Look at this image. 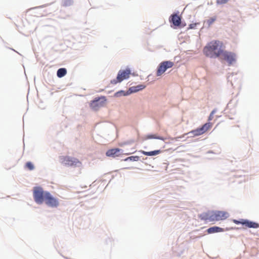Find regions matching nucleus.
Instances as JSON below:
<instances>
[{
    "label": "nucleus",
    "instance_id": "1",
    "mask_svg": "<svg viewBox=\"0 0 259 259\" xmlns=\"http://www.w3.org/2000/svg\"><path fill=\"white\" fill-rule=\"evenodd\" d=\"M33 196L35 202L37 204H42L45 201L47 205L52 207H57L59 205L58 200L50 192L44 191L40 187L33 188Z\"/></svg>",
    "mask_w": 259,
    "mask_h": 259
},
{
    "label": "nucleus",
    "instance_id": "2",
    "mask_svg": "<svg viewBox=\"0 0 259 259\" xmlns=\"http://www.w3.org/2000/svg\"><path fill=\"white\" fill-rule=\"evenodd\" d=\"M225 49L223 43L219 40H212L208 42L203 48V52L207 57L215 58L220 57Z\"/></svg>",
    "mask_w": 259,
    "mask_h": 259
},
{
    "label": "nucleus",
    "instance_id": "3",
    "mask_svg": "<svg viewBox=\"0 0 259 259\" xmlns=\"http://www.w3.org/2000/svg\"><path fill=\"white\" fill-rule=\"evenodd\" d=\"M229 216L228 213L223 211H208L201 215L203 220L207 221H219L226 219Z\"/></svg>",
    "mask_w": 259,
    "mask_h": 259
},
{
    "label": "nucleus",
    "instance_id": "4",
    "mask_svg": "<svg viewBox=\"0 0 259 259\" xmlns=\"http://www.w3.org/2000/svg\"><path fill=\"white\" fill-rule=\"evenodd\" d=\"M131 71L130 69L121 70H119L116 79H113L111 81L112 84H116L118 82H120L125 79H127L130 77Z\"/></svg>",
    "mask_w": 259,
    "mask_h": 259
},
{
    "label": "nucleus",
    "instance_id": "5",
    "mask_svg": "<svg viewBox=\"0 0 259 259\" xmlns=\"http://www.w3.org/2000/svg\"><path fill=\"white\" fill-rule=\"evenodd\" d=\"M174 65V62L170 61L162 62L158 67L156 72L157 76H161L167 69L171 68Z\"/></svg>",
    "mask_w": 259,
    "mask_h": 259
},
{
    "label": "nucleus",
    "instance_id": "6",
    "mask_svg": "<svg viewBox=\"0 0 259 259\" xmlns=\"http://www.w3.org/2000/svg\"><path fill=\"white\" fill-rule=\"evenodd\" d=\"M106 99L105 97L96 98L91 101L90 104L91 108L94 110H98L99 108L103 107L106 104Z\"/></svg>",
    "mask_w": 259,
    "mask_h": 259
},
{
    "label": "nucleus",
    "instance_id": "7",
    "mask_svg": "<svg viewBox=\"0 0 259 259\" xmlns=\"http://www.w3.org/2000/svg\"><path fill=\"white\" fill-rule=\"evenodd\" d=\"M220 58L226 61L229 65H231L236 61V56L234 53L224 50Z\"/></svg>",
    "mask_w": 259,
    "mask_h": 259
},
{
    "label": "nucleus",
    "instance_id": "8",
    "mask_svg": "<svg viewBox=\"0 0 259 259\" xmlns=\"http://www.w3.org/2000/svg\"><path fill=\"white\" fill-rule=\"evenodd\" d=\"M212 123L209 122L205 123L201 127L192 131L190 133L194 136H198L206 133L212 127Z\"/></svg>",
    "mask_w": 259,
    "mask_h": 259
},
{
    "label": "nucleus",
    "instance_id": "9",
    "mask_svg": "<svg viewBox=\"0 0 259 259\" xmlns=\"http://www.w3.org/2000/svg\"><path fill=\"white\" fill-rule=\"evenodd\" d=\"M233 222L236 224H242L247 228H257L259 227V224L258 223L249 221L247 220L241 219L240 221L233 220Z\"/></svg>",
    "mask_w": 259,
    "mask_h": 259
},
{
    "label": "nucleus",
    "instance_id": "10",
    "mask_svg": "<svg viewBox=\"0 0 259 259\" xmlns=\"http://www.w3.org/2000/svg\"><path fill=\"white\" fill-rule=\"evenodd\" d=\"M61 160L62 162L66 165L76 166L77 164H80L78 159L69 156H64L61 158Z\"/></svg>",
    "mask_w": 259,
    "mask_h": 259
},
{
    "label": "nucleus",
    "instance_id": "11",
    "mask_svg": "<svg viewBox=\"0 0 259 259\" xmlns=\"http://www.w3.org/2000/svg\"><path fill=\"white\" fill-rule=\"evenodd\" d=\"M169 21L170 23H172L175 27H179L181 24V18L178 14H173L170 16Z\"/></svg>",
    "mask_w": 259,
    "mask_h": 259
},
{
    "label": "nucleus",
    "instance_id": "12",
    "mask_svg": "<svg viewBox=\"0 0 259 259\" xmlns=\"http://www.w3.org/2000/svg\"><path fill=\"white\" fill-rule=\"evenodd\" d=\"M121 150L119 148L111 149L107 151L106 155L108 157H115L119 156L122 153Z\"/></svg>",
    "mask_w": 259,
    "mask_h": 259
},
{
    "label": "nucleus",
    "instance_id": "13",
    "mask_svg": "<svg viewBox=\"0 0 259 259\" xmlns=\"http://www.w3.org/2000/svg\"><path fill=\"white\" fill-rule=\"evenodd\" d=\"M140 152L145 155L149 156L156 155L161 153V151L160 150H154L150 152H146L143 150H141Z\"/></svg>",
    "mask_w": 259,
    "mask_h": 259
},
{
    "label": "nucleus",
    "instance_id": "14",
    "mask_svg": "<svg viewBox=\"0 0 259 259\" xmlns=\"http://www.w3.org/2000/svg\"><path fill=\"white\" fill-rule=\"evenodd\" d=\"M223 231V229L219 227L214 226L207 229V232L209 234L220 232Z\"/></svg>",
    "mask_w": 259,
    "mask_h": 259
},
{
    "label": "nucleus",
    "instance_id": "15",
    "mask_svg": "<svg viewBox=\"0 0 259 259\" xmlns=\"http://www.w3.org/2000/svg\"><path fill=\"white\" fill-rule=\"evenodd\" d=\"M145 88V85L141 84V85H138L136 87H132L130 88V91L132 93H135V92H138L139 91H141V90L144 89Z\"/></svg>",
    "mask_w": 259,
    "mask_h": 259
},
{
    "label": "nucleus",
    "instance_id": "16",
    "mask_svg": "<svg viewBox=\"0 0 259 259\" xmlns=\"http://www.w3.org/2000/svg\"><path fill=\"white\" fill-rule=\"evenodd\" d=\"M67 73V70L65 68H61L58 70L57 72V76L59 78L64 76Z\"/></svg>",
    "mask_w": 259,
    "mask_h": 259
},
{
    "label": "nucleus",
    "instance_id": "17",
    "mask_svg": "<svg viewBox=\"0 0 259 259\" xmlns=\"http://www.w3.org/2000/svg\"><path fill=\"white\" fill-rule=\"evenodd\" d=\"M147 139H156L161 140L162 141H164L165 140V138H164L162 137H157L155 135H148L147 136Z\"/></svg>",
    "mask_w": 259,
    "mask_h": 259
},
{
    "label": "nucleus",
    "instance_id": "18",
    "mask_svg": "<svg viewBox=\"0 0 259 259\" xmlns=\"http://www.w3.org/2000/svg\"><path fill=\"white\" fill-rule=\"evenodd\" d=\"M139 159V157L138 156H133L128 157L124 159V161L131 160V161H138Z\"/></svg>",
    "mask_w": 259,
    "mask_h": 259
},
{
    "label": "nucleus",
    "instance_id": "19",
    "mask_svg": "<svg viewBox=\"0 0 259 259\" xmlns=\"http://www.w3.org/2000/svg\"><path fill=\"white\" fill-rule=\"evenodd\" d=\"M25 166L30 170H33L34 168L33 163L31 162H27L26 163Z\"/></svg>",
    "mask_w": 259,
    "mask_h": 259
},
{
    "label": "nucleus",
    "instance_id": "20",
    "mask_svg": "<svg viewBox=\"0 0 259 259\" xmlns=\"http://www.w3.org/2000/svg\"><path fill=\"white\" fill-rule=\"evenodd\" d=\"M216 20V17H213L209 18L207 20V24L208 26H210Z\"/></svg>",
    "mask_w": 259,
    "mask_h": 259
},
{
    "label": "nucleus",
    "instance_id": "21",
    "mask_svg": "<svg viewBox=\"0 0 259 259\" xmlns=\"http://www.w3.org/2000/svg\"><path fill=\"white\" fill-rule=\"evenodd\" d=\"M73 3L72 0H63V5L64 6H69Z\"/></svg>",
    "mask_w": 259,
    "mask_h": 259
},
{
    "label": "nucleus",
    "instance_id": "22",
    "mask_svg": "<svg viewBox=\"0 0 259 259\" xmlns=\"http://www.w3.org/2000/svg\"><path fill=\"white\" fill-rule=\"evenodd\" d=\"M230 0H216L218 5H223L227 3Z\"/></svg>",
    "mask_w": 259,
    "mask_h": 259
},
{
    "label": "nucleus",
    "instance_id": "23",
    "mask_svg": "<svg viewBox=\"0 0 259 259\" xmlns=\"http://www.w3.org/2000/svg\"><path fill=\"white\" fill-rule=\"evenodd\" d=\"M199 23H192L189 25V29H195L197 25H199Z\"/></svg>",
    "mask_w": 259,
    "mask_h": 259
},
{
    "label": "nucleus",
    "instance_id": "24",
    "mask_svg": "<svg viewBox=\"0 0 259 259\" xmlns=\"http://www.w3.org/2000/svg\"><path fill=\"white\" fill-rule=\"evenodd\" d=\"M215 112H216L215 110H213L211 111V112L210 113V115H209V116L208 117V120L209 121H210V120H211L213 119V115L215 113Z\"/></svg>",
    "mask_w": 259,
    "mask_h": 259
},
{
    "label": "nucleus",
    "instance_id": "25",
    "mask_svg": "<svg viewBox=\"0 0 259 259\" xmlns=\"http://www.w3.org/2000/svg\"><path fill=\"white\" fill-rule=\"evenodd\" d=\"M134 152H133V153H134ZM131 153H132H132H126V155H128V154H131Z\"/></svg>",
    "mask_w": 259,
    "mask_h": 259
}]
</instances>
